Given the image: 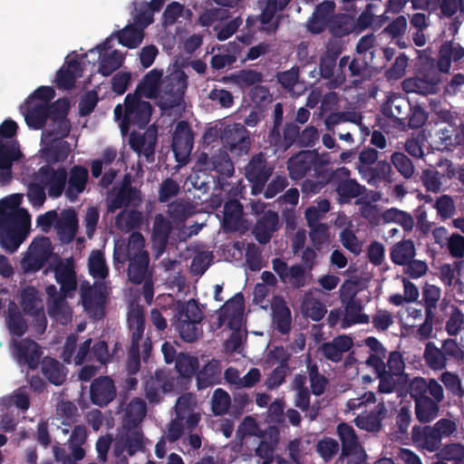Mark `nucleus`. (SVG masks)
<instances>
[{"instance_id": "7c9ffc66", "label": "nucleus", "mask_w": 464, "mask_h": 464, "mask_svg": "<svg viewBox=\"0 0 464 464\" xmlns=\"http://www.w3.org/2000/svg\"><path fill=\"white\" fill-rule=\"evenodd\" d=\"M464 57V47L458 43L446 42L442 44L438 66L440 72H449L451 66V61L457 62Z\"/></svg>"}, {"instance_id": "a211bd4d", "label": "nucleus", "mask_w": 464, "mask_h": 464, "mask_svg": "<svg viewBox=\"0 0 464 464\" xmlns=\"http://www.w3.org/2000/svg\"><path fill=\"white\" fill-rule=\"evenodd\" d=\"M300 127L295 122H287L281 134L279 130H270L268 142L276 151L285 152L293 145L298 147Z\"/></svg>"}, {"instance_id": "3c124183", "label": "nucleus", "mask_w": 464, "mask_h": 464, "mask_svg": "<svg viewBox=\"0 0 464 464\" xmlns=\"http://www.w3.org/2000/svg\"><path fill=\"white\" fill-rule=\"evenodd\" d=\"M302 311L306 317L314 322L321 321L327 312L326 306L320 300L307 296L302 303Z\"/></svg>"}, {"instance_id": "8fccbe9b", "label": "nucleus", "mask_w": 464, "mask_h": 464, "mask_svg": "<svg viewBox=\"0 0 464 464\" xmlns=\"http://www.w3.org/2000/svg\"><path fill=\"white\" fill-rule=\"evenodd\" d=\"M416 415L421 422H429L435 419L439 412V406L436 401L427 398L417 399Z\"/></svg>"}, {"instance_id": "f257e3e1", "label": "nucleus", "mask_w": 464, "mask_h": 464, "mask_svg": "<svg viewBox=\"0 0 464 464\" xmlns=\"http://www.w3.org/2000/svg\"><path fill=\"white\" fill-rule=\"evenodd\" d=\"M289 177L294 180L308 178L302 184V191L307 195L319 193L334 179L347 177L350 170L345 167L332 170L329 161L317 150H301L291 156L286 162Z\"/></svg>"}, {"instance_id": "f8f14e48", "label": "nucleus", "mask_w": 464, "mask_h": 464, "mask_svg": "<svg viewBox=\"0 0 464 464\" xmlns=\"http://www.w3.org/2000/svg\"><path fill=\"white\" fill-rule=\"evenodd\" d=\"M193 131L186 121L177 123L173 135L171 149L175 158L179 163H186L193 149Z\"/></svg>"}, {"instance_id": "49530a36", "label": "nucleus", "mask_w": 464, "mask_h": 464, "mask_svg": "<svg viewBox=\"0 0 464 464\" xmlns=\"http://www.w3.org/2000/svg\"><path fill=\"white\" fill-rule=\"evenodd\" d=\"M66 297L63 295H56L48 304L49 315L63 324H65L71 318V313L66 304Z\"/></svg>"}, {"instance_id": "09e8293b", "label": "nucleus", "mask_w": 464, "mask_h": 464, "mask_svg": "<svg viewBox=\"0 0 464 464\" xmlns=\"http://www.w3.org/2000/svg\"><path fill=\"white\" fill-rule=\"evenodd\" d=\"M392 261L397 265H406L415 256L414 244L411 240H404L396 244L391 253Z\"/></svg>"}, {"instance_id": "4468645a", "label": "nucleus", "mask_w": 464, "mask_h": 464, "mask_svg": "<svg viewBox=\"0 0 464 464\" xmlns=\"http://www.w3.org/2000/svg\"><path fill=\"white\" fill-rule=\"evenodd\" d=\"M404 362L399 353L390 354L387 366L382 374H379V392H391L395 387L403 382L405 377L402 375Z\"/></svg>"}, {"instance_id": "680f3d73", "label": "nucleus", "mask_w": 464, "mask_h": 464, "mask_svg": "<svg viewBox=\"0 0 464 464\" xmlns=\"http://www.w3.org/2000/svg\"><path fill=\"white\" fill-rule=\"evenodd\" d=\"M56 414L63 419V424H69L76 421L78 414L77 406L70 401H61L56 407Z\"/></svg>"}, {"instance_id": "864d4df0", "label": "nucleus", "mask_w": 464, "mask_h": 464, "mask_svg": "<svg viewBox=\"0 0 464 464\" xmlns=\"http://www.w3.org/2000/svg\"><path fill=\"white\" fill-rule=\"evenodd\" d=\"M230 404V396L225 390L218 388L214 391L211 399V409L215 416L226 414L228 411Z\"/></svg>"}, {"instance_id": "69168bd1", "label": "nucleus", "mask_w": 464, "mask_h": 464, "mask_svg": "<svg viewBox=\"0 0 464 464\" xmlns=\"http://www.w3.org/2000/svg\"><path fill=\"white\" fill-rule=\"evenodd\" d=\"M316 450L325 460H331L339 450V443L333 438H324L316 445Z\"/></svg>"}, {"instance_id": "7ed1b4c3", "label": "nucleus", "mask_w": 464, "mask_h": 464, "mask_svg": "<svg viewBox=\"0 0 464 464\" xmlns=\"http://www.w3.org/2000/svg\"><path fill=\"white\" fill-rule=\"evenodd\" d=\"M365 287L361 278L348 279L339 288L340 301L343 307L341 328L346 329L353 324H367L369 316L362 314L363 304L359 296Z\"/></svg>"}, {"instance_id": "4c0bfd02", "label": "nucleus", "mask_w": 464, "mask_h": 464, "mask_svg": "<svg viewBox=\"0 0 464 464\" xmlns=\"http://www.w3.org/2000/svg\"><path fill=\"white\" fill-rule=\"evenodd\" d=\"M162 72L153 69L147 72L138 84L135 93L143 92L149 98L157 97L161 83Z\"/></svg>"}, {"instance_id": "1a4fd4ad", "label": "nucleus", "mask_w": 464, "mask_h": 464, "mask_svg": "<svg viewBox=\"0 0 464 464\" xmlns=\"http://www.w3.org/2000/svg\"><path fill=\"white\" fill-rule=\"evenodd\" d=\"M52 242L47 237L33 240L21 260V267L25 274L41 270L52 255Z\"/></svg>"}, {"instance_id": "aec40b11", "label": "nucleus", "mask_w": 464, "mask_h": 464, "mask_svg": "<svg viewBox=\"0 0 464 464\" xmlns=\"http://www.w3.org/2000/svg\"><path fill=\"white\" fill-rule=\"evenodd\" d=\"M279 217L274 210H267L256 221L253 234L259 244L268 243L273 234L279 229Z\"/></svg>"}, {"instance_id": "603ef678", "label": "nucleus", "mask_w": 464, "mask_h": 464, "mask_svg": "<svg viewBox=\"0 0 464 464\" xmlns=\"http://www.w3.org/2000/svg\"><path fill=\"white\" fill-rule=\"evenodd\" d=\"M115 223L119 228L128 230L139 228L142 223V215L139 210H121L115 218Z\"/></svg>"}, {"instance_id": "423d86ee", "label": "nucleus", "mask_w": 464, "mask_h": 464, "mask_svg": "<svg viewBox=\"0 0 464 464\" xmlns=\"http://www.w3.org/2000/svg\"><path fill=\"white\" fill-rule=\"evenodd\" d=\"M187 79L182 71L170 73L162 79L157 94L159 106L162 110H170L181 103L188 86Z\"/></svg>"}, {"instance_id": "de8ad7c7", "label": "nucleus", "mask_w": 464, "mask_h": 464, "mask_svg": "<svg viewBox=\"0 0 464 464\" xmlns=\"http://www.w3.org/2000/svg\"><path fill=\"white\" fill-rule=\"evenodd\" d=\"M355 28L354 18L347 14H336L331 21L330 31L335 36L342 37L351 34Z\"/></svg>"}, {"instance_id": "c03bdc74", "label": "nucleus", "mask_w": 464, "mask_h": 464, "mask_svg": "<svg viewBox=\"0 0 464 464\" xmlns=\"http://www.w3.org/2000/svg\"><path fill=\"white\" fill-rule=\"evenodd\" d=\"M232 79L243 90L263 82L264 74L254 69H243L234 73Z\"/></svg>"}, {"instance_id": "a18cd8bd", "label": "nucleus", "mask_w": 464, "mask_h": 464, "mask_svg": "<svg viewBox=\"0 0 464 464\" xmlns=\"http://www.w3.org/2000/svg\"><path fill=\"white\" fill-rule=\"evenodd\" d=\"M198 359L184 353H178L175 368L183 378H191L198 370Z\"/></svg>"}, {"instance_id": "6ab92c4d", "label": "nucleus", "mask_w": 464, "mask_h": 464, "mask_svg": "<svg viewBox=\"0 0 464 464\" xmlns=\"http://www.w3.org/2000/svg\"><path fill=\"white\" fill-rule=\"evenodd\" d=\"M440 82V75L435 72H430L426 75H417L406 79L402 82V88L406 92H415L422 95L434 93L437 85Z\"/></svg>"}, {"instance_id": "0e129e2a", "label": "nucleus", "mask_w": 464, "mask_h": 464, "mask_svg": "<svg viewBox=\"0 0 464 464\" xmlns=\"http://www.w3.org/2000/svg\"><path fill=\"white\" fill-rule=\"evenodd\" d=\"M82 303L86 311L102 307L103 295L101 292L89 287L81 294Z\"/></svg>"}, {"instance_id": "cd10ccee", "label": "nucleus", "mask_w": 464, "mask_h": 464, "mask_svg": "<svg viewBox=\"0 0 464 464\" xmlns=\"http://www.w3.org/2000/svg\"><path fill=\"white\" fill-rule=\"evenodd\" d=\"M41 370L49 382L55 386L62 385L67 377L66 367L58 360L45 356L41 362Z\"/></svg>"}, {"instance_id": "4d7b16f0", "label": "nucleus", "mask_w": 464, "mask_h": 464, "mask_svg": "<svg viewBox=\"0 0 464 464\" xmlns=\"http://www.w3.org/2000/svg\"><path fill=\"white\" fill-rule=\"evenodd\" d=\"M21 151L14 142L0 143V169H12Z\"/></svg>"}, {"instance_id": "2eb2a0df", "label": "nucleus", "mask_w": 464, "mask_h": 464, "mask_svg": "<svg viewBox=\"0 0 464 464\" xmlns=\"http://www.w3.org/2000/svg\"><path fill=\"white\" fill-rule=\"evenodd\" d=\"M117 389L114 381L108 375L99 376L90 385L91 402L100 408L107 407L114 401Z\"/></svg>"}, {"instance_id": "6e6d98bb", "label": "nucleus", "mask_w": 464, "mask_h": 464, "mask_svg": "<svg viewBox=\"0 0 464 464\" xmlns=\"http://www.w3.org/2000/svg\"><path fill=\"white\" fill-rule=\"evenodd\" d=\"M424 357L428 365L434 370H441L447 365V357L443 350H440L432 343L426 345Z\"/></svg>"}, {"instance_id": "c9c22d12", "label": "nucleus", "mask_w": 464, "mask_h": 464, "mask_svg": "<svg viewBox=\"0 0 464 464\" xmlns=\"http://www.w3.org/2000/svg\"><path fill=\"white\" fill-rule=\"evenodd\" d=\"M145 240L140 232H132L129 237V242L126 248L120 253L115 247L113 253L114 261L124 264L127 262L128 257L134 256L142 253L149 254L144 249Z\"/></svg>"}, {"instance_id": "0eeeda50", "label": "nucleus", "mask_w": 464, "mask_h": 464, "mask_svg": "<svg viewBox=\"0 0 464 464\" xmlns=\"http://www.w3.org/2000/svg\"><path fill=\"white\" fill-rule=\"evenodd\" d=\"M336 432L342 444L340 459H347V464H366V452L362 449L354 429L346 422L337 425Z\"/></svg>"}, {"instance_id": "4be33fe9", "label": "nucleus", "mask_w": 464, "mask_h": 464, "mask_svg": "<svg viewBox=\"0 0 464 464\" xmlns=\"http://www.w3.org/2000/svg\"><path fill=\"white\" fill-rule=\"evenodd\" d=\"M147 413L146 402L140 398H133L125 407L122 415V427L127 431L136 430Z\"/></svg>"}, {"instance_id": "f3484780", "label": "nucleus", "mask_w": 464, "mask_h": 464, "mask_svg": "<svg viewBox=\"0 0 464 464\" xmlns=\"http://www.w3.org/2000/svg\"><path fill=\"white\" fill-rule=\"evenodd\" d=\"M198 167L205 168L209 171H215L218 179H220L233 176L235 172L234 164L226 150H219L218 153L210 158L207 153H201L198 160Z\"/></svg>"}, {"instance_id": "a878e982", "label": "nucleus", "mask_w": 464, "mask_h": 464, "mask_svg": "<svg viewBox=\"0 0 464 464\" xmlns=\"http://www.w3.org/2000/svg\"><path fill=\"white\" fill-rule=\"evenodd\" d=\"M24 116L29 127L34 130L44 128L48 120L47 104L25 100Z\"/></svg>"}, {"instance_id": "ddd939ff", "label": "nucleus", "mask_w": 464, "mask_h": 464, "mask_svg": "<svg viewBox=\"0 0 464 464\" xmlns=\"http://www.w3.org/2000/svg\"><path fill=\"white\" fill-rule=\"evenodd\" d=\"M272 268L280 281L293 289L303 288L307 284L306 271L302 265L295 264L288 266L285 261L276 257L272 259Z\"/></svg>"}, {"instance_id": "5fc2aeb1", "label": "nucleus", "mask_w": 464, "mask_h": 464, "mask_svg": "<svg viewBox=\"0 0 464 464\" xmlns=\"http://www.w3.org/2000/svg\"><path fill=\"white\" fill-rule=\"evenodd\" d=\"M67 177L68 174L65 168L60 167L55 170L50 183L47 186L48 194L51 198H56L62 196L65 188Z\"/></svg>"}, {"instance_id": "79ce46f5", "label": "nucleus", "mask_w": 464, "mask_h": 464, "mask_svg": "<svg viewBox=\"0 0 464 464\" xmlns=\"http://www.w3.org/2000/svg\"><path fill=\"white\" fill-rule=\"evenodd\" d=\"M243 213L239 201L229 200L224 206L223 227L225 229L236 230Z\"/></svg>"}, {"instance_id": "5701e85b", "label": "nucleus", "mask_w": 464, "mask_h": 464, "mask_svg": "<svg viewBox=\"0 0 464 464\" xmlns=\"http://www.w3.org/2000/svg\"><path fill=\"white\" fill-rule=\"evenodd\" d=\"M292 0H267L259 15L262 25H266L267 33H276L279 27L281 15L276 17L277 12L283 11Z\"/></svg>"}, {"instance_id": "473e14b6", "label": "nucleus", "mask_w": 464, "mask_h": 464, "mask_svg": "<svg viewBox=\"0 0 464 464\" xmlns=\"http://www.w3.org/2000/svg\"><path fill=\"white\" fill-rule=\"evenodd\" d=\"M21 306L24 314L37 317L44 314V306L39 292L34 286H26L21 292Z\"/></svg>"}, {"instance_id": "37998d69", "label": "nucleus", "mask_w": 464, "mask_h": 464, "mask_svg": "<svg viewBox=\"0 0 464 464\" xmlns=\"http://www.w3.org/2000/svg\"><path fill=\"white\" fill-rule=\"evenodd\" d=\"M89 273L93 278L103 280L109 275L105 257L101 250L92 251L88 258Z\"/></svg>"}, {"instance_id": "6e6552de", "label": "nucleus", "mask_w": 464, "mask_h": 464, "mask_svg": "<svg viewBox=\"0 0 464 464\" xmlns=\"http://www.w3.org/2000/svg\"><path fill=\"white\" fill-rule=\"evenodd\" d=\"M274 169V165L267 161L263 152L252 156L245 167V176L251 184L253 195H259L263 192Z\"/></svg>"}, {"instance_id": "b1692460", "label": "nucleus", "mask_w": 464, "mask_h": 464, "mask_svg": "<svg viewBox=\"0 0 464 464\" xmlns=\"http://www.w3.org/2000/svg\"><path fill=\"white\" fill-rule=\"evenodd\" d=\"M89 179L88 169L81 165H75L71 168L68 186L65 189V195L71 201H74L78 198V196L82 193Z\"/></svg>"}, {"instance_id": "412c9836", "label": "nucleus", "mask_w": 464, "mask_h": 464, "mask_svg": "<svg viewBox=\"0 0 464 464\" xmlns=\"http://www.w3.org/2000/svg\"><path fill=\"white\" fill-rule=\"evenodd\" d=\"M271 310L274 328L281 334H289L292 327V314L285 300L281 296H276Z\"/></svg>"}, {"instance_id": "bf43d9fd", "label": "nucleus", "mask_w": 464, "mask_h": 464, "mask_svg": "<svg viewBox=\"0 0 464 464\" xmlns=\"http://www.w3.org/2000/svg\"><path fill=\"white\" fill-rule=\"evenodd\" d=\"M199 168L198 170L189 175L188 179L194 188L207 193L210 188V184L214 182L215 178L207 174L208 169L202 167Z\"/></svg>"}, {"instance_id": "dca6fc26", "label": "nucleus", "mask_w": 464, "mask_h": 464, "mask_svg": "<svg viewBox=\"0 0 464 464\" xmlns=\"http://www.w3.org/2000/svg\"><path fill=\"white\" fill-rule=\"evenodd\" d=\"M141 201V191L139 188H119L113 187L107 193V211L114 213L122 208L138 207Z\"/></svg>"}, {"instance_id": "9d476101", "label": "nucleus", "mask_w": 464, "mask_h": 464, "mask_svg": "<svg viewBox=\"0 0 464 464\" xmlns=\"http://www.w3.org/2000/svg\"><path fill=\"white\" fill-rule=\"evenodd\" d=\"M220 140L236 156L246 154L250 148L249 131L242 123L227 124L220 132Z\"/></svg>"}, {"instance_id": "052dcab7", "label": "nucleus", "mask_w": 464, "mask_h": 464, "mask_svg": "<svg viewBox=\"0 0 464 464\" xmlns=\"http://www.w3.org/2000/svg\"><path fill=\"white\" fill-rule=\"evenodd\" d=\"M70 143L66 140H59L53 142L47 149V157L50 161L56 163L64 161L70 153Z\"/></svg>"}, {"instance_id": "393cba45", "label": "nucleus", "mask_w": 464, "mask_h": 464, "mask_svg": "<svg viewBox=\"0 0 464 464\" xmlns=\"http://www.w3.org/2000/svg\"><path fill=\"white\" fill-rule=\"evenodd\" d=\"M82 68L77 58L66 62L56 72V87L58 89L70 90L75 85L76 79L81 77Z\"/></svg>"}, {"instance_id": "f704fd0d", "label": "nucleus", "mask_w": 464, "mask_h": 464, "mask_svg": "<svg viewBox=\"0 0 464 464\" xmlns=\"http://www.w3.org/2000/svg\"><path fill=\"white\" fill-rule=\"evenodd\" d=\"M54 277L60 285V295L72 297L77 288L74 270L68 266H58L54 270Z\"/></svg>"}, {"instance_id": "72a5a7b5", "label": "nucleus", "mask_w": 464, "mask_h": 464, "mask_svg": "<svg viewBox=\"0 0 464 464\" xmlns=\"http://www.w3.org/2000/svg\"><path fill=\"white\" fill-rule=\"evenodd\" d=\"M171 385L166 380L161 372H156L145 382V397L150 403H158L160 401V393L170 390Z\"/></svg>"}, {"instance_id": "f03ea898", "label": "nucleus", "mask_w": 464, "mask_h": 464, "mask_svg": "<svg viewBox=\"0 0 464 464\" xmlns=\"http://www.w3.org/2000/svg\"><path fill=\"white\" fill-rule=\"evenodd\" d=\"M128 325L130 332V347L128 353L126 369L128 374L135 375L140 368V358L147 363L151 353L152 343L150 337L142 343L140 355V341L145 330V317L141 310H131L128 315Z\"/></svg>"}, {"instance_id": "bb28decb", "label": "nucleus", "mask_w": 464, "mask_h": 464, "mask_svg": "<svg viewBox=\"0 0 464 464\" xmlns=\"http://www.w3.org/2000/svg\"><path fill=\"white\" fill-rule=\"evenodd\" d=\"M197 386L203 390L221 382V366L218 360L212 359L197 372Z\"/></svg>"}, {"instance_id": "58836bf2", "label": "nucleus", "mask_w": 464, "mask_h": 464, "mask_svg": "<svg viewBox=\"0 0 464 464\" xmlns=\"http://www.w3.org/2000/svg\"><path fill=\"white\" fill-rule=\"evenodd\" d=\"M413 440L418 443L421 448L432 452L437 450L440 445L441 438L431 427L424 428L423 430H413Z\"/></svg>"}, {"instance_id": "39448f33", "label": "nucleus", "mask_w": 464, "mask_h": 464, "mask_svg": "<svg viewBox=\"0 0 464 464\" xmlns=\"http://www.w3.org/2000/svg\"><path fill=\"white\" fill-rule=\"evenodd\" d=\"M30 227V215L24 208L9 212L0 218V246L14 253L25 239Z\"/></svg>"}, {"instance_id": "13d9d810", "label": "nucleus", "mask_w": 464, "mask_h": 464, "mask_svg": "<svg viewBox=\"0 0 464 464\" xmlns=\"http://www.w3.org/2000/svg\"><path fill=\"white\" fill-rule=\"evenodd\" d=\"M198 322L179 320L178 330L180 338L187 343L195 342L202 334Z\"/></svg>"}, {"instance_id": "c85d7f7f", "label": "nucleus", "mask_w": 464, "mask_h": 464, "mask_svg": "<svg viewBox=\"0 0 464 464\" xmlns=\"http://www.w3.org/2000/svg\"><path fill=\"white\" fill-rule=\"evenodd\" d=\"M129 262L127 275L130 282L140 285L145 281L147 277L150 256L149 254H140L128 257Z\"/></svg>"}, {"instance_id": "e433bc0d", "label": "nucleus", "mask_w": 464, "mask_h": 464, "mask_svg": "<svg viewBox=\"0 0 464 464\" xmlns=\"http://www.w3.org/2000/svg\"><path fill=\"white\" fill-rule=\"evenodd\" d=\"M347 177H339L334 179L331 182H338L336 186V192L343 202H349L352 198H355L362 195L364 191V187L361 186L356 180Z\"/></svg>"}, {"instance_id": "9b49d317", "label": "nucleus", "mask_w": 464, "mask_h": 464, "mask_svg": "<svg viewBox=\"0 0 464 464\" xmlns=\"http://www.w3.org/2000/svg\"><path fill=\"white\" fill-rule=\"evenodd\" d=\"M36 226L41 228L42 232L48 233L52 227L54 226L59 233L68 230L67 241L72 240L76 233L77 218L75 214L67 212L62 218H58L56 210H49L42 214L36 218Z\"/></svg>"}, {"instance_id": "e2e57ef3", "label": "nucleus", "mask_w": 464, "mask_h": 464, "mask_svg": "<svg viewBox=\"0 0 464 464\" xmlns=\"http://www.w3.org/2000/svg\"><path fill=\"white\" fill-rule=\"evenodd\" d=\"M203 314L194 299L184 304L179 311V320H188L200 323Z\"/></svg>"}, {"instance_id": "c756f323", "label": "nucleus", "mask_w": 464, "mask_h": 464, "mask_svg": "<svg viewBox=\"0 0 464 464\" xmlns=\"http://www.w3.org/2000/svg\"><path fill=\"white\" fill-rule=\"evenodd\" d=\"M16 351L19 359L24 360L29 369L36 370L38 368L43 353L35 341L23 340L17 344Z\"/></svg>"}, {"instance_id": "ea45409f", "label": "nucleus", "mask_w": 464, "mask_h": 464, "mask_svg": "<svg viewBox=\"0 0 464 464\" xmlns=\"http://www.w3.org/2000/svg\"><path fill=\"white\" fill-rule=\"evenodd\" d=\"M144 30L135 24L126 25L116 33L119 43L130 49L137 48L144 37Z\"/></svg>"}, {"instance_id": "a19ab883", "label": "nucleus", "mask_w": 464, "mask_h": 464, "mask_svg": "<svg viewBox=\"0 0 464 464\" xmlns=\"http://www.w3.org/2000/svg\"><path fill=\"white\" fill-rule=\"evenodd\" d=\"M100 64L98 72L103 76H109L118 70L124 62L123 54L118 50L110 53L99 55Z\"/></svg>"}, {"instance_id": "20e7f679", "label": "nucleus", "mask_w": 464, "mask_h": 464, "mask_svg": "<svg viewBox=\"0 0 464 464\" xmlns=\"http://www.w3.org/2000/svg\"><path fill=\"white\" fill-rule=\"evenodd\" d=\"M151 104L142 101L140 93H128L124 99V107L117 104L114 108V117L121 120L120 129L123 135L130 131L131 125L144 129L150 121Z\"/></svg>"}, {"instance_id": "338daca9", "label": "nucleus", "mask_w": 464, "mask_h": 464, "mask_svg": "<svg viewBox=\"0 0 464 464\" xmlns=\"http://www.w3.org/2000/svg\"><path fill=\"white\" fill-rule=\"evenodd\" d=\"M71 131V122L66 118L52 121L47 130L48 135L54 140L66 138Z\"/></svg>"}, {"instance_id": "2f4dec72", "label": "nucleus", "mask_w": 464, "mask_h": 464, "mask_svg": "<svg viewBox=\"0 0 464 464\" xmlns=\"http://www.w3.org/2000/svg\"><path fill=\"white\" fill-rule=\"evenodd\" d=\"M170 231V222L161 214L157 215L153 223L151 239L153 246L158 249V256L165 251Z\"/></svg>"}, {"instance_id": "774afa93", "label": "nucleus", "mask_w": 464, "mask_h": 464, "mask_svg": "<svg viewBox=\"0 0 464 464\" xmlns=\"http://www.w3.org/2000/svg\"><path fill=\"white\" fill-rule=\"evenodd\" d=\"M438 456L441 459L460 461L464 459V447L459 443H451L443 447Z\"/></svg>"}]
</instances>
